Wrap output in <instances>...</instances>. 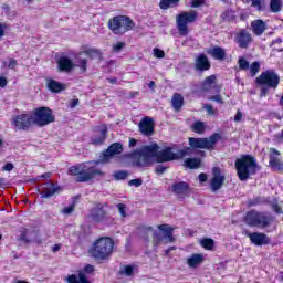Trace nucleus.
Returning a JSON list of instances; mask_svg holds the SVG:
<instances>
[{
    "mask_svg": "<svg viewBox=\"0 0 283 283\" xmlns=\"http://www.w3.org/2000/svg\"><path fill=\"white\" fill-rule=\"evenodd\" d=\"M83 54L90 56L91 59H94L95 56H101V51H98L97 49H86L83 51Z\"/></svg>",
    "mask_w": 283,
    "mask_h": 283,
    "instance_id": "38",
    "label": "nucleus"
},
{
    "mask_svg": "<svg viewBox=\"0 0 283 283\" xmlns=\"http://www.w3.org/2000/svg\"><path fill=\"white\" fill-rule=\"evenodd\" d=\"M195 21H198V11L190 10V11H182L179 14L176 15V25L179 30V33L182 36H186L188 32L189 23H195Z\"/></svg>",
    "mask_w": 283,
    "mask_h": 283,
    "instance_id": "9",
    "label": "nucleus"
},
{
    "mask_svg": "<svg viewBox=\"0 0 283 283\" xmlns=\"http://www.w3.org/2000/svg\"><path fill=\"white\" fill-rule=\"evenodd\" d=\"M62 213L64 216H70L71 213H74V205H70V206L63 208Z\"/></svg>",
    "mask_w": 283,
    "mask_h": 283,
    "instance_id": "50",
    "label": "nucleus"
},
{
    "mask_svg": "<svg viewBox=\"0 0 283 283\" xmlns=\"http://www.w3.org/2000/svg\"><path fill=\"white\" fill-rule=\"evenodd\" d=\"M200 164L201 161L198 158H188L185 160V167H188V169H198Z\"/></svg>",
    "mask_w": 283,
    "mask_h": 283,
    "instance_id": "32",
    "label": "nucleus"
},
{
    "mask_svg": "<svg viewBox=\"0 0 283 283\" xmlns=\"http://www.w3.org/2000/svg\"><path fill=\"white\" fill-rule=\"evenodd\" d=\"M216 242L213 239H201L200 240V245L206 249L207 251H211L213 249V245Z\"/></svg>",
    "mask_w": 283,
    "mask_h": 283,
    "instance_id": "35",
    "label": "nucleus"
},
{
    "mask_svg": "<svg viewBox=\"0 0 283 283\" xmlns=\"http://www.w3.org/2000/svg\"><path fill=\"white\" fill-rule=\"evenodd\" d=\"M235 123H240L242 120V112L238 111L235 116H234Z\"/></svg>",
    "mask_w": 283,
    "mask_h": 283,
    "instance_id": "56",
    "label": "nucleus"
},
{
    "mask_svg": "<svg viewBox=\"0 0 283 283\" xmlns=\"http://www.w3.org/2000/svg\"><path fill=\"white\" fill-rule=\"evenodd\" d=\"M156 174H165V167H163V166H158L157 168H156Z\"/></svg>",
    "mask_w": 283,
    "mask_h": 283,
    "instance_id": "62",
    "label": "nucleus"
},
{
    "mask_svg": "<svg viewBox=\"0 0 283 283\" xmlns=\"http://www.w3.org/2000/svg\"><path fill=\"white\" fill-rule=\"evenodd\" d=\"M208 54H210L212 59H216V61H224V59H227V51L220 46L209 49Z\"/></svg>",
    "mask_w": 283,
    "mask_h": 283,
    "instance_id": "24",
    "label": "nucleus"
},
{
    "mask_svg": "<svg viewBox=\"0 0 283 283\" xmlns=\"http://www.w3.org/2000/svg\"><path fill=\"white\" fill-rule=\"evenodd\" d=\"M203 109H206L207 114H209L210 116H216V114H218V111L213 109V106H211V104H206L203 106Z\"/></svg>",
    "mask_w": 283,
    "mask_h": 283,
    "instance_id": "46",
    "label": "nucleus"
},
{
    "mask_svg": "<svg viewBox=\"0 0 283 283\" xmlns=\"http://www.w3.org/2000/svg\"><path fill=\"white\" fill-rule=\"evenodd\" d=\"M171 103H172V107H174L175 112H180V108L182 107V105L185 103V98L182 97V95L176 93L172 96Z\"/></svg>",
    "mask_w": 283,
    "mask_h": 283,
    "instance_id": "30",
    "label": "nucleus"
},
{
    "mask_svg": "<svg viewBox=\"0 0 283 283\" xmlns=\"http://www.w3.org/2000/svg\"><path fill=\"white\" fill-rule=\"evenodd\" d=\"M92 218L95 222H101L102 218H105V211L103 210H96L93 214Z\"/></svg>",
    "mask_w": 283,
    "mask_h": 283,
    "instance_id": "42",
    "label": "nucleus"
},
{
    "mask_svg": "<svg viewBox=\"0 0 283 283\" xmlns=\"http://www.w3.org/2000/svg\"><path fill=\"white\" fill-rule=\"evenodd\" d=\"M208 101H213L214 103H219V105H224V99H222L220 94L208 97Z\"/></svg>",
    "mask_w": 283,
    "mask_h": 283,
    "instance_id": "45",
    "label": "nucleus"
},
{
    "mask_svg": "<svg viewBox=\"0 0 283 283\" xmlns=\"http://www.w3.org/2000/svg\"><path fill=\"white\" fill-rule=\"evenodd\" d=\"M139 132L143 136H154V118L144 117L139 122Z\"/></svg>",
    "mask_w": 283,
    "mask_h": 283,
    "instance_id": "14",
    "label": "nucleus"
},
{
    "mask_svg": "<svg viewBox=\"0 0 283 283\" xmlns=\"http://www.w3.org/2000/svg\"><path fill=\"white\" fill-rule=\"evenodd\" d=\"M6 34V24L0 23V39Z\"/></svg>",
    "mask_w": 283,
    "mask_h": 283,
    "instance_id": "60",
    "label": "nucleus"
},
{
    "mask_svg": "<svg viewBox=\"0 0 283 283\" xmlns=\"http://www.w3.org/2000/svg\"><path fill=\"white\" fill-rule=\"evenodd\" d=\"M60 72H70L74 67V62L69 57H60L57 61Z\"/></svg>",
    "mask_w": 283,
    "mask_h": 283,
    "instance_id": "26",
    "label": "nucleus"
},
{
    "mask_svg": "<svg viewBox=\"0 0 283 283\" xmlns=\"http://www.w3.org/2000/svg\"><path fill=\"white\" fill-rule=\"evenodd\" d=\"M239 70H249V61H247V59L244 57H240L239 59Z\"/></svg>",
    "mask_w": 283,
    "mask_h": 283,
    "instance_id": "44",
    "label": "nucleus"
},
{
    "mask_svg": "<svg viewBox=\"0 0 283 283\" xmlns=\"http://www.w3.org/2000/svg\"><path fill=\"white\" fill-rule=\"evenodd\" d=\"M11 123L17 132H28L34 125V115L22 113L13 116Z\"/></svg>",
    "mask_w": 283,
    "mask_h": 283,
    "instance_id": "11",
    "label": "nucleus"
},
{
    "mask_svg": "<svg viewBox=\"0 0 283 283\" xmlns=\"http://www.w3.org/2000/svg\"><path fill=\"white\" fill-rule=\"evenodd\" d=\"M15 65H17V60L9 59V64H8L9 70H14Z\"/></svg>",
    "mask_w": 283,
    "mask_h": 283,
    "instance_id": "54",
    "label": "nucleus"
},
{
    "mask_svg": "<svg viewBox=\"0 0 283 283\" xmlns=\"http://www.w3.org/2000/svg\"><path fill=\"white\" fill-rule=\"evenodd\" d=\"M205 262V255L201 253H193L186 259V264L189 269H198Z\"/></svg>",
    "mask_w": 283,
    "mask_h": 283,
    "instance_id": "20",
    "label": "nucleus"
},
{
    "mask_svg": "<svg viewBox=\"0 0 283 283\" xmlns=\"http://www.w3.org/2000/svg\"><path fill=\"white\" fill-rule=\"evenodd\" d=\"M159 232H154L153 234V247L158 248L161 244H171L176 242L174 238V228L169 224L157 226Z\"/></svg>",
    "mask_w": 283,
    "mask_h": 283,
    "instance_id": "7",
    "label": "nucleus"
},
{
    "mask_svg": "<svg viewBox=\"0 0 283 283\" xmlns=\"http://www.w3.org/2000/svg\"><path fill=\"white\" fill-rule=\"evenodd\" d=\"M67 283H91L84 272H80L78 276L71 274L66 277Z\"/></svg>",
    "mask_w": 283,
    "mask_h": 283,
    "instance_id": "28",
    "label": "nucleus"
},
{
    "mask_svg": "<svg viewBox=\"0 0 283 283\" xmlns=\"http://www.w3.org/2000/svg\"><path fill=\"white\" fill-rule=\"evenodd\" d=\"M252 25V32L256 34V36H260L264 34V30H266V23L262 20H254L251 23Z\"/></svg>",
    "mask_w": 283,
    "mask_h": 283,
    "instance_id": "27",
    "label": "nucleus"
},
{
    "mask_svg": "<svg viewBox=\"0 0 283 283\" xmlns=\"http://www.w3.org/2000/svg\"><path fill=\"white\" fill-rule=\"evenodd\" d=\"M216 81H217L216 75H210L206 77L201 85L202 92H211V90H216V92H220V86Z\"/></svg>",
    "mask_w": 283,
    "mask_h": 283,
    "instance_id": "18",
    "label": "nucleus"
},
{
    "mask_svg": "<svg viewBox=\"0 0 283 283\" xmlns=\"http://www.w3.org/2000/svg\"><path fill=\"white\" fill-rule=\"evenodd\" d=\"M46 86L50 92H53V94H59V92H63V90H65V84L53 78H46Z\"/></svg>",
    "mask_w": 283,
    "mask_h": 283,
    "instance_id": "22",
    "label": "nucleus"
},
{
    "mask_svg": "<svg viewBox=\"0 0 283 283\" xmlns=\"http://www.w3.org/2000/svg\"><path fill=\"white\" fill-rule=\"evenodd\" d=\"M158 144L143 146L130 154V160L135 167H151L154 160L156 163H171V160H179L185 156H190L191 148L175 149L174 146L165 147L161 150Z\"/></svg>",
    "mask_w": 283,
    "mask_h": 283,
    "instance_id": "1",
    "label": "nucleus"
},
{
    "mask_svg": "<svg viewBox=\"0 0 283 283\" xmlns=\"http://www.w3.org/2000/svg\"><path fill=\"white\" fill-rule=\"evenodd\" d=\"M226 177L220 171V168L212 169V178L210 180V189L216 193V191H220L222 189V185H224Z\"/></svg>",
    "mask_w": 283,
    "mask_h": 283,
    "instance_id": "12",
    "label": "nucleus"
},
{
    "mask_svg": "<svg viewBox=\"0 0 283 283\" xmlns=\"http://www.w3.org/2000/svg\"><path fill=\"white\" fill-rule=\"evenodd\" d=\"M272 169H275L276 171H283V161L281 160Z\"/></svg>",
    "mask_w": 283,
    "mask_h": 283,
    "instance_id": "55",
    "label": "nucleus"
},
{
    "mask_svg": "<svg viewBox=\"0 0 283 283\" xmlns=\"http://www.w3.org/2000/svg\"><path fill=\"white\" fill-rule=\"evenodd\" d=\"M108 28L114 34H125V32L134 30L136 23L127 15H116L108 21Z\"/></svg>",
    "mask_w": 283,
    "mask_h": 283,
    "instance_id": "6",
    "label": "nucleus"
},
{
    "mask_svg": "<svg viewBox=\"0 0 283 283\" xmlns=\"http://www.w3.org/2000/svg\"><path fill=\"white\" fill-rule=\"evenodd\" d=\"M199 182H207V174L199 175Z\"/></svg>",
    "mask_w": 283,
    "mask_h": 283,
    "instance_id": "61",
    "label": "nucleus"
},
{
    "mask_svg": "<svg viewBox=\"0 0 283 283\" xmlns=\"http://www.w3.org/2000/svg\"><path fill=\"white\" fill-rule=\"evenodd\" d=\"M127 176H129V172H127V170H119L114 174L115 180H125L127 179Z\"/></svg>",
    "mask_w": 283,
    "mask_h": 283,
    "instance_id": "40",
    "label": "nucleus"
},
{
    "mask_svg": "<svg viewBox=\"0 0 283 283\" xmlns=\"http://www.w3.org/2000/svg\"><path fill=\"white\" fill-rule=\"evenodd\" d=\"M105 138H107V126H101L97 134L92 137V144L103 145V143H105Z\"/></svg>",
    "mask_w": 283,
    "mask_h": 283,
    "instance_id": "23",
    "label": "nucleus"
},
{
    "mask_svg": "<svg viewBox=\"0 0 283 283\" xmlns=\"http://www.w3.org/2000/svg\"><path fill=\"white\" fill-rule=\"evenodd\" d=\"M281 160L282 159L280 158V150L275 148H270V167H272L273 169Z\"/></svg>",
    "mask_w": 283,
    "mask_h": 283,
    "instance_id": "29",
    "label": "nucleus"
},
{
    "mask_svg": "<svg viewBox=\"0 0 283 283\" xmlns=\"http://www.w3.org/2000/svg\"><path fill=\"white\" fill-rule=\"evenodd\" d=\"M51 251L53 253H59V251H61V244H54L52 248H51Z\"/></svg>",
    "mask_w": 283,
    "mask_h": 283,
    "instance_id": "57",
    "label": "nucleus"
},
{
    "mask_svg": "<svg viewBox=\"0 0 283 283\" xmlns=\"http://www.w3.org/2000/svg\"><path fill=\"white\" fill-rule=\"evenodd\" d=\"M253 41L249 31L241 30L237 33V43L239 48H249V43Z\"/></svg>",
    "mask_w": 283,
    "mask_h": 283,
    "instance_id": "19",
    "label": "nucleus"
},
{
    "mask_svg": "<svg viewBox=\"0 0 283 283\" xmlns=\"http://www.w3.org/2000/svg\"><path fill=\"white\" fill-rule=\"evenodd\" d=\"M129 187H140L143 179H132L128 181Z\"/></svg>",
    "mask_w": 283,
    "mask_h": 283,
    "instance_id": "51",
    "label": "nucleus"
},
{
    "mask_svg": "<svg viewBox=\"0 0 283 283\" xmlns=\"http://www.w3.org/2000/svg\"><path fill=\"white\" fill-rule=\"evenodd\" d=\"M8 85V80L6 77H0V87H6Z\"/></svg>",
    "mask_w": 283,
    "mask_h": 283,
    "instance_id": "59",
    "label": "nucleus"
},
{
    "mask_svg": "<svg viewBox=\"0 0 283 283\" xmlns=\"http://www.w3.org/2000/svg\"><path fill=\"white\" fill-rule=\"evenodd\" d=\"M192 132H195L196 134H205V123L196 122L192 125Z\"/></svg>",
    "mask_w": 283,
    "mask_h": 283,
    "instance_id": "37",
    "label": "nucleus"
},
{
    "mask_svg": "<svg viewBox=\"0 0 283 283\" xmlns=\"http://www.w3.org/2000/svg\"><path fill=\"white\" fill-rule=\"evenodd\" d=\"M188 142L191 149H203V138L190 137Z\"/></svg>",
    "mask_w": 283,
    "mask_h": 283,
    "instance_id": "31",
    "label": "nucleus"
},
{
    "mask_svg": "<svg viewBox=\"0 0 283 283\" xmlns=\"http://www.w3.org/2000/svg\"><path fill=\"white\" fill-rule=\"evenodd\" d=\"M222 136L218 133L212 134L210 137L203 138V149H208V151H213L216 149V145L220 143Z\"/></svg>",
    "mask_w": 283,
    "mask_h": 283,
    "instance_id": "17",
    "label": "nucleus"
},
{
    "mask_svg": "<svg viewBox=\"0 0 283 283\" xmlns=\"http://www.w3.org/2000/svg\"><path fill=\"white\" fill-rule=\"evenodd\" d=\"M260 72V62H253L250 65V74L251 76H255Z\"/></svg>",
    "mask_w": 283,
    "mask_h": 283,
    "instance_id": "43",
    "label": "nucleus"
},
{
    "mask_svg": "<svg viewBox=\"0 0 283 283\" xmlns=\"http://www.w3.org/2000/svg\"><path fill=\"white\" fill-rule=\"evenodd\" d=\"M12 169H14V165H12V163H8L2 167V171H12Z\"/></svg>",
    "mask_w": 283,
    "mask_h": 283,
    "instance_id": "52",
    "label": "nucleus"
},
{
    "mask_svg": "<svg viewBox=\"0 0 283 283\" xmlns=\"http://www.w3.org/2000/svg\"><path fill=\"white\" fill-rule=\"evenodd\" d=\"M125 48V42H116L113 44V52H120Z\"/></svg>",
    "mask_w": 283,
    "mask_h": 283,
    "instance_id": "48",
    "label": "nucleus"
},
{
    "mask_svg": "<svg viewBox=\"0 0 283 283\" xmlns=\"http://www.w3.org/2000/svg\"><path fill=\"white\" fill-rule=\"evenodd\" d=\"M56 193H61V187L50 182L42 185L41 198H52Z\"/></svg>",
    "mask_w": 283,
    "mask_h": 283,
    "instance_id": "15",
    "label": "nucleus"
},
{
    "mask_svg": "<svg viewBox=\"0 0 283 283\" xmlns=\"http://www.w3.org/2000/svg\"><path fill=\"white\" fill-rule=\"evenodd\" d=\"M123 154V145L120 143L112 144L105 153L102 154L99 163H109L114 156Z\"/></svg>",
    "mask_w": 283,
    "mask_h": 283,
    "instance_id": "13",
    "label": "nucleus"
},
{
    "mask_svg": "<svg viewBox=\"0 0 283 283\" xmlns=\"http://www.w3.org/2000/svg\"><path fill=\"white\" fill-rule=\"evenodd\" d=\"M134 265H125L123 269H122V273L124 275H127V277H132V275H134Z\"/></svg>",
    "mask_w": 283,
    "mask_h": 283,
    "instance_id": "41",
    "label": "nucleus"
},
{
    "mask_svg": "<svg viewBox=\"0 0 283 283\" xmlns=\"http://www.w3.org/2000/svg\"><path fill=\"white\" fill-rule=\"evenodd\" d=\"M84 273H94V265L92 264L85 265Z\"/></svg>",
    "mask_w": 283,
    "mask_h": 283,
    "instance_id": "53",
    "label": "nucleus"
},
{
    "mask_svg": "<svg viewBox=\"0 0 283 283\" xmlns=\"http://www.w3.org/2000/svg\"><path fill=\"white\" fill-rule=\"evenodd\" d=\"M153 53H154V56H156V59H165V51L160 49H154Z\"/></svg>",
    "mask_w": 283,
    "mask_h": 283,
    "instance_id": "49",
    "label": "nucleus"
},
{
    "mask_svg": "<svg viewBox=\"0 0 283 283\" xmlns=\"http://www.w3.org/2000/svg\"><path fill=\"white\" fill-rule=\"evenodd\" d=\"M136 139L132 138L129 139V147H136Z\"/></svg>",
    "mask_w": 283,
    "mask_h": 283,
    "instance_id": "64",
    "label": "nucleus"
},
{
    "mask_svg": "<svg viewBox=\"0 0 283 283\" xmlns=\"http://www.w3.org/2000/svg\"><path fill=\"white\" fill-rule=\"evenodd\" d=\"M117 209H118L122 218H126L127 217V213L125 212L126 209H127V206H125L124 203H119V205H117Z\"/></svg>",
    "mask_w": 283,
    "mask_h": 283,
    "instance_id": "47",
    "label": "nucleus"
},
{
    "mask_svg": "<svg viewBox=\"0 0 283 283\" xmlns=\"http://www.w3.org/2000/svg\"><path fill=\"white\" fill-rule=\"evenodd\" d=\"M33 116V125L38 127H45V125H50V123H54V114H52V109L48 107H40L31 113Z\"/></svg>",
    "mask_w": 283,
    "mask_h": 283,
    "instance_id": "10",
    "label": "nucleus"
},
{
    "mask_svg": "<svg viewBox=\"0 0 283 283\" xmlns=\"http://www.w3.org/2000/svg\"><path fill=\"white\" fill-rule=\"evenodd\" d=\"M248 238H250L251 243L256 247H262V244H269L270 242L269 237L260 232L249 233Z\"/></svg>",
    "mask_w": 283,
    "mask_h": 283,
    "instance_id": "21",
    "label": "nucleus"
},
{
    "mask_svg": "<svg viewBox=\"0 0 283 283\" xmlns=\"http://www.w3.org/2000/svg\"><path fill=\"white\" fill-rule=\"evenodd\" d=\"M75 67H80L81 73L85 74V72H87V59L77 57Z\"/></svg>",
    "mask_w": 283,
    "mask_h": 283,
    "instance_id": "34",
    "label": "nucleus"
},
{
    "mask_svg": "<svg viewBox=\"0 0 283 283\" xmlns=\"http://www.w3.org/2000/svg\"><path fill=\"white\" fill-rule=\"evenodd\" d=\"M172 191L177 196H185L186 193H189V184L185 181L175 182L172 185Z\"/></svg>",
    "mask_w": 283,
    "mask_h": 283,
    "instance_id": "25",
    "label": "nucleus"
},
{
    "mask_svg": "<svg viewBox=\"0 0 283 283\" xmlns=\"http://www.w3.org/2000/svg\"><path fill=\"white\" fill-rule=\"evenodd\" d=\"M195 69L198 72H207V70L211 69V63H209V59L205 54H199L195 60Z\"/></svg>",
    "mask_w": 283,
    "mask_h": 283,
    "instance_id": "16",
    "label": "nucleus"
},
{
    "mask_svg": "<svg viewBox=\"0 0 283 283\" xmlns=\"http://www.w3.org/2000/svg\"><path fill=\"white\" fill-rule=\"evenodd\" d=\"M77 106H78V99H72L70 102L71 109H74V107H77Z\"/></svg>",
    "mask_w": 283,
    "mask_h": 283,
    "instance_id": "58",
    "label": "nucleus"
},
{
    "mask_svg": "<svg viewBox=\"0 0 283 283\" xmlns=\"http://www.w3.org/2000/svg\"><path fill=\"white\" fill-rule=\"evenodd\" d=\"M273 219L264 212L251 210L245 214V223L249 227H258V229H266L271 226Z\"/></svg>",
    "mask_w": 283,
    "mask_h": 283,
    "instance_id": "8",
    "label": "nucleus"
},
{
    "mask_svg": "<svg viewBox=\"0 0 283 283\" xmlns=\"http://www.w3.org/2000/svg\"><path fill=\"white\" fill-rule=\"evenodd\" d=\"M270 9L273 12H280V10H282V0H271Z\"/></svg>",
    "mask_w": 283,
    "mask_h": 283,
    "instance_id": "36",
    "label": "nucleus"
},
{
    "mask_svg": "<svg viewBox=\"0 0 283 283\" xmlns=\"http://www.w3.org/2000/svg\"><path fill=\"white\" fill-rule=\"evenodd\" d=\"M101 161H88L80 166H73L69 169L71 176H77V182H87L96 176H105L101 168H96Z\"/></svg>",
    "mask_w": 283,
    "mask_h": 283,
    "instance_id": "2",
    "label": "nucleus"
},
{
    "mask_svg": "<svg viewBox=\"0 0 283 283\" xmlns=\"http://www.w3.org/2000/svg\"><path fill=\"white\" fill-rule=\"evenodd\" d=\"M186 1L189 8H200V6H205L206 0H186Z\"/></svg>",
    "mask_w": 283,
    "mask_h": 283,
    "instance_id": "39",
    "label": "nucleus"
},
{
    "mask_svg": "<svg viewBox=\"0 0 283 283\" xmlns=\"http://www.w3.org/2000/svg\"><path fill=\"white\" fill-rule=\"evenodd\" d=\"M256 85H260L261 96H266L270 90H277V85H280V75L273 70H266L255 80Z\"/></svg>",
    "mask_w": 283,
    "mask_h": 283,
    "instance_id": "5",
    "label": "nucleus"
},
{
    "mask_svg": "<svg viewBox=\"0 0 283 283\" xmlns=\"http://www.w3.org/2000/svg\"><path fill=\"white\" fill-rule=\"evenodd\" d=\"M88 253L95 260H107L114 253V240L109 237L97 239L90 248Z\"/></svg>",
    "mask_w": 283,
    "mask_h": 283,
    "instance_id": "4",
    "label": "nucleus"
},
{
    "mask_svg": "<svg viewBox=\"0 0 283 283\" xmlns=\"http://www.w3.org/2000/svg\"><path fill=\"white\" fill-rule=\"evenodd\" d=\"M180 0H160L159 8L160 10H169L172 6H177Z\"/></svg>",
    "mask_w": 283,
    "mask_h": 283,
    "instance_id": "33",
    "label": "nucleus"
},
{
    "mask_svg": "<svg viewBox=\"0 0 283 283\" xmlns=\"http://www.w3.org/2000/svg\"><path fill=\"white\" fill-rule=\"evenodd\" d=\"M234 167L241 181H247L248 178H251V176L258 172V163L255 161V157L251 155H242L235 160Z\"/></svg>",
    "mask_w": 283,
    "mask_h": 283,
    "instance_id": "3",
    "label": "nucleus"
},
{
    "mask_svg": "<svg viewBox=\"0 0 283 283\" xmlns=\"http://www.w3.org/2000/svg\"><path fill=\"white\" fill-rule=\"evenodd\" d=\"M277 43H282V39H276V40H273L270 44L271 48H273V45L277 44Z\"/></svg>",
    "mask_w": 283,
    "mask_h": 283,
    "instance_id": "63",
    "label": "nucleus"
}]
</instances>
